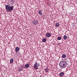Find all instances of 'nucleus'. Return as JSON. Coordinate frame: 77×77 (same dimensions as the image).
I'll return each instance as SVG.
<instances>
[{"label": "nucleus", "instance_id": "f257e3e1", "mask_svg": "<svg viewBox=\"0 0 77 77\" xmlns=\"http://www.w3.org/2000/svg\"><path fill=\"white\" fill-rule=\"evenodd\" d=\"M59 66L61 68H66L68 64L66 61H61L59 64Z\"/></svg>", "mask_w": 77, "mask_h": 77}, {"label": "nucleus", "instance_id": "f03ea898", "mask_svg": "<svg viewBox=\"0 0 77 77\" xmlns=\"http://www.w3.org/2000/svg\"><path fill=\"white\" fill-rule=\"evenodd\" d=\"M5 8L6 9L7 12H10L11 11L13 10V9H14V6H11L9 7V5H7L5 6Z\"/></svg>", "mask_w": 77, "mask_h": 77}, {"label": "nucleus", "instance_id": "7ed1b4c3", "mask_svg": "<svg viewBox=\"0 0 77 77\" xmlns=\"http://www.w3.org/2000/svg\"><path fill=\"white\" fill-rule=\"evenodd\" d=\"M39 63L36 62L34 65L33 68L35 70H37V69H39L38 67H39Z\"/></svg>", "mask_w": 77, "mask_h": 77}, {"label": "nucleus", "instance_id": "20e7f679", "mask_svg": "<svg viewBox=\"0 0 77 77\" xmlns=\"http://www.w3.org/2000/svg\"><path fill=\"white\" fill-rule=\"evenodd\" d=\"M38 23V21L37 20H34L32 21V23L33 25H36Z\"/></svg>", "mask_w": 77, "mask_h": 77}, {"label": "nucleus", "instance_id": "39448f33", "mask_svg": "<svg viewBox=\"0 0 77 77\" xmlns=\"http://www.w3.org/2000/svg\"><path fill=\"white\" fill-rule=\"evenodd\" d=\"M64 72H62L60 73L59 74V76L60 77H63V75L64 74Z\"/></svg>", "mask_w": 77, "mask_h": 77}, {"label": "nucleus", "instance_id": "423d86ee", "mask_svg": "<svg viewBox=\"0 0 77 77\" xmlns=\"http://www.w3.org/2000/svg\"><path fill=\"white\" fill-rule=\"evenodd\" d=\"M46 36H47V37H50V36H51V35L50 33H48L46 34Z\"/></svg>", "mask_w": 77, "mask_h": 77}, {"label": "nucleus", "instance_id": "0eeeda50", "mask_svg": "<svg viewBox=\"0 0 77 77\" xmlns=\"http://www.w3.org/2000/svg\"><path fill=\"white\" fill-rule=\"evenodd\" d=\"M15 50L16 52H18L20 50V48L18 47H17L16 48Z\"/></svg>", "mask_w": 77, "mask_h": 77}, {"label": "nucleus", "instance_id": "6e6552de", "mask_svg": "<svg viewBox=\"0 0 77 77\" xmlns=\"http://www.w3.org/2000/svg\"><path fill=\"white\" fill-rule=\"evenodd\" d=\"M38 14H39V15H42V11L41 10H40L38 11Z\"/></svg>", "mask_w": 77, "mask_h": 77}, {"label": "nucleus", "instance_id": "1a4fd4ad", "mask_svg": "<svg viewBox=\"0 0 77 77\" xmlns=\"http://www.w3.org/2000/svg\"><path fill=\"white\" fill-rule=\"evenodd\" d=\"M45 72H48V71L49 70V69H48V68H46L45 69Z\"/></svg>", "mask_w": 77, "mask_h": 77}, {"label": "nucleus", "instance_id": "9d476101", "mask_svg": "<svg viewBox=\"0 0 77 77\" xmlns=\"http://www.w3.org/2000/svg\"><path fill=\"white\" fill-rule=\"evenodd\" d=\"M42 41L43 42H46V41H47V39H46L45 38H44L42 39Z\"/></svg>", "mask_w": 77, "mask_h": 77}, {"label": "nucleus", "instance_id": "9b49d317", "mask_svg": "<svg viewBox=\"0 0 77 77\" xmlns=\"http://www.w3.org/2000/svg\"><path fill=\"white\" fill-rule=\"evenodd\" d=\"M63 39H64V40H66V39H67V36L65 35H64Z\"/></svg>", "mask_w": 77, "mask_h": 77}, {"label": "nucleus", "instance_id": "f8f14e48", "mask_svg": "<svg viewBox=\"0 0 77 77\" xmlns=\"http://www.w3.org/2000/svg\"><path fill=\"white\" fill-rule=\"evenodd\" d=\"M55 25L57 27H59V23H56Z\"/></svg>", "mask_w": 77, "mask_h": 77}, {"label": "nucleus", "instance_id": "ddd939ff", "mask_svg": "<svg viewBox=\"0 0 77 77\" xmlns=\"http://www.w3.org/2000/svg\"><path fill=\"white\" fill-rule=\"evenodd\" d=\"M66 55H65V54H63L62 56V57L63 58H65V57H66Z\"/></svg>", "mask_w": 77, "mask_h": 77}, {"label": "nucleus", "instance_id": "4468645a", "mask_svg": "<svg viewBox=\"0 0 77 77\" xmlns=\"http://www.w3.org/2000/svg\"><path fill=\"white\" fill-rule=\"evenodd\" d=\"M26 68H29V64H26L25 66Z\"/></svg>", "mask_w": 77, "mask_h": 77}, {"label": "nucleus", "instance_id": "2eb2a0df", "mask_svg": "<svg viewBox=\"0 0 77 77\" xmlns=\"http://www.w3.org/2000/svg\"><path fill=\"white\" fill-rule=\"evenodd\" d=\"M62 39V38L60 37H57V40H60Z\"/></svg>", "mask_w": 77, "mask_h": 77}, {"label": "nucleus", "instance_id": "dca6fc26", "mask_svg": "<svg viewBox=\"0 0 77 77\" xmlns=\"http://www.w3.org/2000/svg\"><path fill=\"white\" fill-rule=\"evenodd\" d=\"M13 62H14V60L13 59H11L10 60V62L11 63H13Z\"/></svg>", "mask_w": 77, "mask_h": 77}, {"label": "nucleus", "instance_id": "f3484780", "mask_svg": "<svg viewBox=\"0 0 77 77\" xmlns=\"http://www.w3.org/2000/svg\"><path fill=\"white\" fill-rule=\"evenodd\" d=\"M19 71H22V68H21L20 69H19V70H18Z\"/></svg>", "mask_w": 77, "mask_h": 77}, {"label": "nucleus", "instance_id": "a211bd4d", "mask_svg": "<svg viewBox=\"0 0 77 77\" xmlns=\"http://www.w3.org/2000/svg\"><path fill=\"white\" fill-rule=\"evenodd\" d=\"M13 0H12V1H13Z\"/></svg>", "mask_w": 77, "mask_h": 77}]
</instances>
